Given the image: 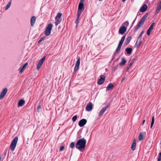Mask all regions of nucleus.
<instances>
[{"label":"nucleus","mask_w":161,"mask_h":161,"mask_svg":"<svg viewBox=\"0 0 161 161\" xmlns=\"http://www.w3.org/2000/svg\"><path fill=\"white\" fill-rule=\"evenodd\" d=\"M86 143V140L83 138L77 141L75 144V147L80 151L82 152L85 149Z\"/></svg>","instance_id":"nucleus-1"},{"label":"nucleus","mask_w":161,"mask_h":161,"mask_svg":"<svg viewBox=\"0 0 161 161\" xmlns=\"http://www.w3.org/2000/svg\"><path fill=\"white\" fill-rule=\"evenodd\" d=\"M148 15V13H146L141 18L140 21L138 22L136 27L135 29V31H137L143 25L145 20L147 18Z\"/></svg>","instance_id":"nucleus-2"},{"label":"nucleus","mask_w":161,"mask_h":161,"mask_svg":"<svg viewBox=\"0 0 161 161\" xmlns=\"http://www.w3.org/2000/svg\"><path fill=\"white\" fill-rule=\"evenodd\" d=\"M18 139V137L17 136H16L11 142V143L10 146V147L11 151H13L14 150L16 147Z\"/></svg>","instance_id":"nucleus-3"},{"label":"nucleus","mask_w":161,"mask_h":161,"mask_svg":"<svg viewBox=\"0 0 161 161\" xmlns=\"http://www.w3.org/2000/svg\"><path fill=\"white\" fill-rule=\"evenodd\" d=\"M53 26V25L51 23L48 25L45 30V34L46 36H48L50 35Z\"/></svg>","instance_id":"nucleus-4"},{"label":"nucleus","mask_w":161,"mask_h":161,"mask_svg":"<svg viewBox=\"0 0 161 161\" xmlns=\"http://www.w3.org/2000/svg\"><path fill=\"white\" fill-rule=\"evenodd\" d=\"M85 0H80V2L79 3L78 10L77 11V13H78V12H80V14H81L82 12L83 11L84 9V5L83 4V2H84Z\"/></svg>","instance_id":"nucleus-5"},{"label":"nucleus","mask_w":161,"mask_h":161,"mask_svg":"<svg viewBox=\"0 0 161 161\" xmlns=\"http://www.w3.org/2000/svg\"><path fill=\"white\" fill-rule=\"evenodd\" d=\"M105 79V76L104 75H102L100 76V79L97 82V84L99 85H102L103 84Z\"/></svg>","instance_id":"nucleus-6"},{"label":"nucleus","mask_w":161,"mask_h":161,"mask_svg":"<svg viewBox=\"0 0 161 161\" xmlns=\"http://www.w3.org/2000/svg\"><path fill=\"white\" fill-rule=\"evenodd\" d=\"M8 91L7 88H4L1 92L0 95V100L4 97Z\"/></svg>","instance_id":"nucleus-7"},{"label":"nucleus","mask_w":161,"mask_h":161,"mask_svg":"<svg viewBox=\"0 0 161 161\" xmlns=\"http://www.w3.org/2000/svg\"><path fill=\"white\" fill-rule=\"evenodd\" d=\"M46 56H44L39 61L38 63L37 64V68L38 69H39L41 67L42 64L43 63L45 59Z\"/></svg>","instance_id":"nucleus-8"},{"label":"nucleus","mask_w":161,"mask_h":161,"mask_svg":"<svg viewBox=\"0 0 161 161\" xmlns=\"http://www.w3.org/2000/svg\"><path fill=\"white\" fill-rule=\"evenodd\" d=\"M109 107V105H108L106 107L103 108L99 112V116L100 117L101 116L104 112L107 110V109Z\"/></svg>","instance_id":"nucleus-9"},{"label":"nucleus","mask_w":161,"mask_h":161,"mask_svg":"<svg viewBox=\"0 0 161 161\" xmlns=\"http://www.w3.org/2000/svg\"><path fill=\"white\" fill-rule=\"evenodd\" d=\"M87 120L86 119H82L79 122L78 125L80 127L84 126L86 123Z\"/></svg>","instance_id":"nucleus-10"},{"label":"nucleus","mask_w":161,"mask_h":161,"mask_svg":"<svg viewBox=\"0 0 161 161\" xmlns=\"http://www.w3.org/2000/svg\"><path fill=\"white\" fill-rule=\"evenodd\" d=\"M127 29V28L125 26H122L120 27L119 30V32L121 35L125 33Z\"/></svg>","instance_id":"nucleus-11"},{"label":"nucleus","mask_w":161,"mask_h":161,"mask_svg":"<svg viewBox=\"0 0 161 161\" xmlns=\"http://www.w3.org/2000/svg\"><path fill=\"white\" fill-rule=\"evenodd\" d=\"M92 104L91 102H90L87 104L86 107V110L87 111H91L92 108Z\"/></svg>","instance_id":"nucleus-12"},{"label":"nucleus","mask_w":161,"mask_h":161,"mask_svg":"<svg viewBox=\"0 0 161 161\" xmlns=\"http://www.w3.org/2000/svg\"><path fill=\"white\" fill-rule=\"evenodd\" d=\"M141 40L142 38H140V39H139V37H138L137 39L136 43L135 44V46L137 48L139 47L142 43Z\"/></svg>","instance_id":"nucleus-13"},{"label":"nucleus","mask_w":161,"mask_h":161,"mask_svg":"<svg viewBox=\"0 0 161 161\" xmlns=\"http://www.w3.org/2000/svg\"><path fill=\"white\" fill-rule=\"evenodd\" d=\"M147 8V6L146 4H144L140 8L139 11L141 12H145Z\"/></svg>","instance_id":"nucleus-14"},{"label":"nucleus","mask_w":161,"mask_h":161,"mask_svg":"<svg viewBox=\"0 0 161 161\" xmlns=\"http://www.w3.org/2000/svg\"><path fill=\"white\" fill-rule=\"evenodd\" d=\"M36 17L35 16H32L31 19V24L32 26H33L36 20Z\"/></svg>","instance_id":"nucleus-15"},{"label":"nucleus","mask_w":161,"mask_h":161,"mask_svg":"<svg viewBox=\"0 0 161 161\" xmlns=\"http://www.w3.org/2000/svg\"><path fill=\"white\" fill-rule=\"evenodd\" d=\"M28 65V63H25L22 67H20L19 69H20L19 71V73H22L23 71L25 69V68L26 66Z\"/></svg>","instance_id":"nucleus-16"},{"label":"nucleus","mask_w":161,"mask_h":161,"mask_svg":"<svg viewBox=\"0 0 161 161\" xmlns=\"http://www.w3.org/2000/svg\"><path fill=\"white\" fill-rule=\"evenodd\" d=\"M136 140L134 139L132 142V144L131 146V149L133 150H134L136 149Z\"/></svg>","instance_id":"nucleus-17"},{"label":"nucleus","mask_w":161,"mask_h":161,"mask_svg":"<svg viewBox=\"0 0 161 161\" xmlns=\"http://www.w3.org/2000/svg\"><path fill=\"white\" fill-rule=\"evenodd\" d=\"M161 9V0L160 3L158 4L156 9V13L158 14L160 10Z\"/></svg>","instance_id":"nucleus-18"},{"label":"nucleus","mask_w":161,"mask_h":161,"mask_svg":"<svg viewBox=\"0 0 161 161\" xmlns=\"http://www.w3.org/2000/svg\"><path fill=\"white\" fill-rule=\"evenodd\" d=\"M114 86L113 84L111 83H109L107 87V90L110 91L111 90L114 88Z\"/></svg>","instance_id":"nucleus-19"},{"label":"nucleus","mask_w":161,"mask_h":161,"mask_svg":"<svg viewBox=\"0 0 161 161\" xmlns=\"http://www.w3.org/2000/svg\"><path fill=\"white\" fill-rule=\"evenodd\" d=\"M25 101L23 99H21L19 100L18 104V106H22L25 104Z\"/></svg>","instance_id":"nucleus-20"},{"label":"nucleus","mask_w":161,"mask_h":161,"mask_svg":"<svg viewBox=\"0 0 161 161\" xmlns=\"http://www.w3.org/2000/svg\"><path fill=\"white\" fill-rule=\"evenodd\" d=\"M80 13L79 11L78 13L77 14V18L75 21V23L77 24H78L79 22V20L81 15V14H80Z\"/></svg>","instance_id":"nucleus-21"},{"label":"nucleus","mask_w":161,"mask_h":161,"mask_svg":"<svg viewBox=\"0 0 161 161\" xmlns=\"http://www.w3.org/2000/svg\"><path fill=\"white\" fill-rule=\"evenodd\" d=\"M125 51L128 54H130L131 53L132 51V49L131 48H127L125 49Z\"/></svg>","instance_id":"nucleus-22"},{"label":"nucleus","mask_w":161,"mask_h":161,"mask_svg":"<svg viewBox=\"0 0 161 161\" xmlns=\"http://www.w3.org/2000/svg\"><path fill=\"white\" fill-rule=\"evenodd\" d=\"M131 39V36H128V37L126 39V41L125 42V45H127L129 44Z\"/></svg>","instance_id":"nucleus-23"},{"label":"nucleus","mask_w":161,"mask_h":161,"mask_svg":"<svg viewBox=\"0 0 161 161\" xmlns=\"http://www.w3.org/2000/svg\"><path fill=\"white\" fill-rule=\"evenodd\" d=\"M56 22H55V25L56 26L58 24L60 23L61 21V18H55Z\"/></svg>","instance_id":"nucleus-24"},{"label":"nucleus","mask_w":161,"mask_h":161,"mask_svg":"<svg viewBox=\"0 0 161 161\" xmlns=\"http://www.w3.org/2000/svg\"><path fill=\"white\" fill-rule=\"evenodd\" d=\"M126 63V61L124 58L122 59V61L119 63V65L120 66H122L124 65Z\"/></svg>","instance_id":"nucleus-25"},{"label":"nucleus","mask_w":161,"mask_h":161,"mask_svg":"<svg viewBox=\"0 0 161 161\" xmlns=\"http://www.w3.org/2000/svg\"><path fill=\"white\" fill-rule=\"evenodd\" d=\"M122 46V45H120L119 44H118V47L116 49V50L115 52V53H118L119 52Z\"/></svg>","instance_id":"nucleus-26"},{"label":"nucleus","mask_w":161,"mask_h":161,"mask_svg":"<svg viewBox=\"0 0 161 161\" xmlns=\"http://www.w3.org/2000/svg\"><path fill=\"white\" fill-rule=\"evenodd\" d=\"M139 140L140 141L142 140L143 139V136L142 133H140L138 136Z\"/></svg>","instance_id":"nucleus-27"},{"label":"nucleus","mask_w":161,"mask_h":161,"mask_svg":"<svg viewBox=\"0 0 161 161\" xmlns=\"http://www.w3.org/2000/svg\"><path fill=\"white\" fill-rule=\"evenodd\" d=\"M133 63H133V62H131V61H130L129 66L127 68L126 70V71L129 72V69L131 67Z\"/></svg>","instance_id":"nucleus-28"},{"label":"nucleus","mask_w":161,"mask_h":161,"mask_svg":"<svg viewBox=\"0 0 161 161\" xmlns=\"http://www.w3.org/2000/svg\"><path fill=\"white\" fill-rule=\"evenodd\" d=\"M154 123V117L153 116L152 118V121L151 123L150 128H152Z\"/></svg>","instance_id":"nucleus-29"},{"label":"nucleus","mask_w":161,"mask_h":161,"mask_svg":"<svg viewBox=\"0 0 161 161\" xmlns=\"http://www.w3.org/2000/svg\"><path fill=\"white\" fill-rule=\"evenodd\" d=\"M152 30H152L151 29H150L149 28L147 30V35L148 36L150 35Z\"/></svg>","instance_id":"nucleus-30"},{"label":"nucleus","mask_w":161,"mask_h":161,"mask_svg":"<svg viewBox=\"0 0 161 161\" xmlns=\"http://www.w3.org/2000/svg\"><path fill=\"white\" fill-rule=\"evenodd\" d=\"M80 57H79L78 58L77 61L76 62L75 65H77V66H80Z\"/></svg>","instance_id":"nucleus-31"},{"label":"nucleus","mask_w":161,"mask_h":161,"mask_svg":"<svg viewBox=\"0 0 161 161\" xmlns=\"http://www.w3.org/2000/svg\"><path fill=\"white\" fill-rule=\"evenodd\" d=\"M129 25V22L127 21H125L123 24L122 25H125V26L127 28V27Z\"/></svg>","instance_id":"nucleus-32"},{"label":"nucleus","mask_w":161,"mask_h":161,"mask_svg":"<svg viewBox=\"0 0 161 161\" xmlns=\"http://www.w3.org/2000/svg\"><path fill=\"white\" fill-rule=\"evenodd\" d=\"M11 4V3L10 2H9L7 4L6 6L5 7V10L8 9L9 7H10Z\"/></svg>","instance_id":"nucleus-33"},{"label":"nucleus","mask_w":161,"mask_h":161,"mask_svg":"<svg viewBox=\"0 0 161 161\" xmlns=\"http://www.w3.org/2000/svg\"><path fill=\"white\" fill-rule=\"evenodd\" d=\"M62 15V14L60 13H58L55 17V18H61V17Z\"/></svg>","instance_id":"nucleus-34"},{"label":"nucleus","mask_w":161,"mask_h":161,"mask_svg":"<svg viewBox=\"0 0 161 161\" xmlns=\"http://www.w3.org/2000/svg\"><path fill=\"white\" fill-rule=\"evenodd\" d=\"M155 25V23H154V22H153V23L151 26H150V27H149V28L150 29H151L152 30H153V27H154V25Z\"/></svg>","instance_id":"nucleus-35"},{"label":"nucleus","mask_w":161,"mask_h":161,"mask_svg":"<svg viewBox=\"0 0 161 161\" xmlns=\"http://www.w3.org/2000/svg\"><path fill=\"white\" fill-rule=\"evenodd\" d=\"M46 37L45 36H43L42 37H41L39 40L38 41V43H40Z\"/></svg>","instance_id":"nucleus-36"},{"label":"nucleus","mask_w":161,"mask_h":161,"mask_svg":"<svg viewBox=\"0 0 161 161\" xmlns=\"http://www.w3.org/2000/svg\"><path fill=\"white\" fill-rule=\"evenodd\" d=\"M79 67V66H77V65H75V66L74 69V72L76 71L78 69Z\"/></svg>","instance_id":"nucleus-37"},{"label":"nucleus","mask_w":161,"mask_h":161,"mask_svg":"<svg viewBox=\"0 0 161 161\" xmlns=\"http://www.w3.org/2000/svg\"><path fill=\"white\" fill-rule=\"evenodd\" d=\"M77 119V116L76 115H75L73 117L72 119L73 122H75L76 120Z\"/></svg>","instance_id":"nucleus-38"},{"label":"nucleus","mask_w":161,"mask_h":161,"mask_svg":"<svg viewBox=\"0 0 161 161\" xmlns=\"http://www.w3.org/2000/svg\"><path fill=\"white\" fill-rule=\"evenodd\" d=\"M75 142H72L70 143V146L71 148H73L75 147Z\"/></svg>","instance_id":"nucleus-39"},{"label":"nucleus","mask_w":161,"mask_h":161,"mask_svg":"<svg viewBox=\"0 0 161 161\" xmlns=\"http://www.w3.org/2000/svg\"><path fill=\"white\" fill-rule=\"evenodd\" d=\"M144 33V31H142L141 33H140V35H139V39L140 38H142V35H143V34Z\"/></svg>","instance_id":"nucleus-40"},{"label":"nucleus","mask_w":161,"mask_h":161,"mask_svg":"<svg viewBox=\"0 0 161 161\" xmlns=\"http://www.w3.org/2000/svg\"><path fill=\"white\" fill-rule=\"evenodd\" d=\"M118 65H117L116 66H114L112 68V70L113 71L115 70L118 68Z\"/></svg>","instance_id":"nucleus-41"},{"label":"nucleus","mask_w":161,"mask_h":161,"mask_svg":"<svg viewBox=\"0 0 161 161\" xmlns=\"http://www.w3.org/2000/svg\"><path fill=\"white\" fill-rule=\"evenodd\" d=\"M137 56H135L131 61L133 62V63H134L135 61L137 59Z\"/></svg>","instance_id":"nucleus-42"},{"label":"nucleus","mask_w":161,"mask_h":161,"mask_svg":"<svg viewBox=\"0 0 161 161\" xmlns=\"http://www.w3.org/2000/svg\"><path fill=\"white\" fill-rule=\"evenodd\" d=\"M64 146H62L60 148L59 150H60V151H63L64 149Z\"/></svg>","instance_id":"nucleus-43"},{"label":"nucleus","mask_w":161,"mask_h":161,"mask_svg":"<svg viewBox=\"0 0 161 161\" xmlns=\"http://www.w3.org/2000/svg\"><path fill=\"white\" fill-rule=\"evenodd\" d=\"M123 42H124V41L121 39V40L119 41V44L122 45L123 43Z\"/></svg>","instance_id":"nucleus-44"},{"label":"nucleus","mask_w":161,"mask_h":161,"mask_svg":"<svg viewBox=\"0 0 161 161\" xmlns=\"http://www.w3.org/2000/svg\"><path fill=\"white\" fill-rule=\"evenodd\" d=\"M125 38V36L124 35L121 38V40H122L123 41H124Z\"/></svg>","instance_id":"nucleus-45"},{"label":"nucleus","mask_w":161,"mask_h":161,"mask_svg":"<svg viewBox=\"0 0 161 161\" xmlns=\"http://www.w3.org/2000/svg\"><path fill=\"white\" fill-rule=\"evenodd\" d=\"M41 105H39L37 107V111H38V110H39V109H40L41 108Z\"/></svg>","instance_id":"nucleus-46"},{"label":"nucleus","mask_w":161,"mask_h":161,"mask_svg":"<svg viewBox=\"0 0 161 161\" xmlns=\"http://www.w3.org/2000/svg\"><path fill=\"white\" fill-rule=\"evenodd\" d=\"M137 17V16L136 17ZM136 18L134 20V21H133V22H132V26L133 25V24H134V23H135V20L136 19Z\"/></svg>","instance_id":"nucleus-47"},{"label":"nucleus","mask_w":161,"mask_h":161,"mask_svg":"<svg viewBox=\"0 0 161 161\" xmlns=\"http://www.w3.org/2000/svg\"><path fill=\"white\" fill-rule=\"evenodd\" d=\"M145 120H144L143 121L142 123V125H143L144 124V123H145Z\"/></svg>","instance_id":"nucleus-48"},{"label":"nucleus","mask_w":161,"mask_h":161,"mask_svg":"<svg viewBox=\"0 0 161 161\" xmlns=\"http://www.w3.org/2000/svg\"><path fill=\"white\" fill-rule=\"evenodd\" d=\"M158 157L161 158V152L159 153L158 155Z\"/></svg>","instance_id":"nucleus-49"},{"label":"nucleus","mask_w":161,"mask_h":161,"mask_svg":"<svg viewBox=\"0 0 161 161\" xmlns=\"http://www.w3.org/2000/svg\"><path fill=\"white\" fill-rule=\"evenodd\" d=\"M161 158L158 157V161H161Z\"/></svg>","instance_id":"nucleus-50"},{"label":"nucleus","mask_w":161,"mask_h":161,"mask_svg":"<svg viewBox=\"0 0 161 161\" xmlns=\"http://www.w3.org/2000/svg\"><path fill=\"white\" fill-rule=\"evenodd\" d=\"M126 0H122L123 2H125Z\"/></svg>","instance_id":"nucleus-51"},{"label":"nucleus","mask_w":161,"mask_h":161,"mask_svg":"<svg viewBox=\"0 0 161 161\" xmlns=\"http://www.w3.org/2000/svg\"><path fill=\"white\" fill-rule=\"evenodd\" d=\"M1 157H0V160H1Z\"/></svg>","instance_id":"nucleus-52"}]
</instances>
